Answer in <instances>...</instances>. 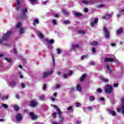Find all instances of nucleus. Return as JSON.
Masks as SVG:
<instances>
[{"mask_svg":"<svg viewBox=\"0 0 124 124\" xmlns=\"http://www.w3.org/2000/svg\"><path fill=\"white\" fill-rule=\"evenodd\" d=\"M53 108L56 109V111H57L58 114H59V118L61 120V121H59V123H57L56 122H53L52 124H62V123H63V121H64V118L62 116V111H61V109L57 106V105H53Z\"/></svg>","mask_w":124,"mask_h":124,"instance_id":"obj_1","label":"nucleus"},{"mask_svg":"<svg viewBox=\"0 0 124 124\" xmlns=\"http://www.w3.org/2000/svg\"><path fill=\"white\" fill-rule=\"evenodd\" d=\"M53 71L52 70H47L46 71L44 72L43 73V76H42L43 79H44L48 77V76H50V75H52V74H53Z\"/></svg>","mask_w":124,"mask_h":124,"instance_id":"obj_2","label":"nucleus"},{"mask_svg":"<svg viewBox=\"0 0 124 124\" xmlns=\"http://www.w3.org/2000/svg\"><path fill=\"white\" fill-rule=\"evenodd\" d=\"M28 12V9L27 8H25L24 9H22L21 14H20V17L22 20H25L27 18V16H26V15L25 13H27Z\"/></svg>","mask_w":124,"mask_h":124,"instance_id":"obj_3","label":"nucleus"},{"mask_svg":"<svg viewBox=\"0 0 124 124\" xmlns=\"http://www.w3.org/2000/svg\"><path fill=\"white\" fill-rule=\"evenodd\" d=\"M16 29H20V34H23L24 32H25V29L22 28V24H21L20 22L17 23L16 26Z\"/></svg>","mask_w":124,"mask_h":124,"instance_id":"obj_4","label":"nucleus"},{"mask_svg":"<svg viewBox=\"0 0 124 124\" xmlns=\"http://www.w3.org/2000/svg\"><path fill=\"white\" fill-rule=\"evenodd\" d=\"M122 104H121V108H117V112L120 113L121 111H122L123 114H124V98H123L121 100Z\"/></svg>","mask_w":124,"mask_h":124,"instance_id":"obj_5","label":"nucleus"},{"mask_svg":"<svg viewBox=\"0 0 124 124\" xmlns=\"http://www.w3.org/2000/svg\"><path fill=\"white\" fill-rule=\"evenodd\" d=\"M11 33V31H9L7 33L3 35L2 40H0V43H2V40H7L9 37V35Z\"/></svg>","mask_w":124,"mask_h":124,"instance_id":"obj_6","label":"nucleus"},{"mask_svg":"<svg viewBox=\"0 0 124 124\" xmlns=\"http://www.w3.org/2000/svg\"><path fill=\"white\" fill-rule=\"evenodd\" d=\"M105 93H112V87L110 85H108L105 88Z\"/></svg>","mask_w":124,"mask_h":124,"instance_id":"obj_7","label":"nucleus"},{"mask_svg":"<svg viewBox=\"0 0 124 124\" xmlns=\"http://www.w3.org/2000/svg\"><path fill=\"white\" fill-rule=\"evenodd\" d=\"M97 23H98V18H95L93 21L90 22V26L92 27H95Z\"/></svg>","mask_w":124,"mask_h":124,"instance_id":"obj_8","label":"nucleus"},{"mask_svg":"<svg viewBox=\"0 0 124 124\" xmlns=\"http://www.w3.org/2000/svg\"><path fill=\"white\" fill-rule=\"evenodd\" d=\"M103 31L105 33L106 38H109V37H110V34H109V32L108 31H107V29H106V27L103 28Z\"/></svg>","mask_w":124,"mask_h":124,"instance_id":"obj_9","label":"nucleus"},{"mask_svg":"<svg viewBox=\"0 0 124 124\" xmlns=\"http://www.w3.org/2000/svg\"><path fill=\"white\" fill-rule=\"evenodd\" d=\"M79 48V44H73L71 45V50H73L74 51L76 50V49H78Z\"/></svg>","mask_w":124,"mask_h":124,"instance_id":"obj_10","label":"nucleus"},{"mask_svg":"<svg viewBox=\"0 0 124 124\" xmlns=\"http://www.w3.org/2000/svg\"><path fill=\"white\" fill-rule=\"evenodd\" d=\"M37 102H36V100H33L31 101L30 102V106L31 107H35V106H37Z\"/></svg>","mask_w":124,"mask_h":124,"instance_id":"obj_11","label":"nucleus"},{"mask_svg":"<svg viewBox=\"0 0 124 124\" xmlns=\"http://www.w3.org/2000/svg\"><path fill=\"white\" fill-rule=\"evenodd\" d=\"M16 119L17 122H20L21 120L23 119V116H22V114L21 113H18L16 114Z\"/></svg>","mask_w":124,"mask_h":124,"instance_id":"obj_12","label":"nucleus"},{"mask_svg":"<svg viewBox=\"0 0 124 124\" xmlns=\"http://www.w3.org/2000/svg\"><path fill=\"white\" fill-rule=\"evenodd\" d=\"M117 62L118 61L116 60V58H106L105 59V62Z\"/></svg>","mask_w":124,"mask_h":124,"instance_id":"obj_13","label":"nucleus"},{"mask_svg":"<svg viewBox=\"0 0 124 124\" xmlns=\"http://www.w3.org/2000/svg\"><path fill=\"white\" fill-rule=\"evenodd\" d=\"M112 15L113 14L106 15L105 16H102V19H104V20H108V19H109V18L112 17Z\"/></svg>","mask_w":124,"mask_h":124,"instance_id":"obj_14","label":"nucleus"},{"mask_svg":"<svg viewBox=\"0 0 124 124\" xmlns=\"http://www.w3.org/2000/svg\"><path fill=\"white\" fill-rule=\"evenodd\" d=\"M30 115L31 116L32 120H35V119H37V116H36V115H35L33 112H30Z\"/></svg>","mask_w":124,"mask_h":124,"instance_id":"obj_15","label":"nucleus"},{"mask_svg":"<svg viewBox=\"0 0 124 124\" xmlns=\"http://www.w3.org/2000/svg\"><path fill=\"white\" fill-rule=\"evenodd\" d=\"M20 5V1L19 0H17L16 3V10H19L20 7L19 5Z\"/></svg>","mask_w":124,"mask_h":124,"instance_id":"obj_16","label":"nucleus"},{"mask_svg":"<svg viewBox=\"0 0 124 124\" xmlns=\"http://www.w3.org/2000/svg\"><path fill=\"white\" fill-rule=\"evenodd\" d=\"M108 113L111 115V116H113V117H115L116 116V112L115 111H113L111 109H108Z\"/></svg>","mask_w":124,"mask_h":124,"instance_id":"obj_17","label":"nucleus"},{"mask_svg":"<svg viewBox=\"0 0 124 124\" xmlns=\"http://www.w3.org/2000/svg\"><path fill=\"white\" fill-rule=\"evenodd\" d=\"M10 87H12V88H14V87H15V86H16V82L15 81H11L10 82Z\"/></svg>","mask_w":124,"mask_h":124,"instance_id":"obj_18","label":"nucleus"},{"mask_svg":"<svg viewBox=\"0 0 124 124\" xmlns=\"http://www.w3.org/2000/svg\"><path fill=\"white\" fill-rule=\"evenodd\" d=\"M100 79L101 81H102L103 82H108L109 81L108 79L105 78L104 77L102 76L100 77Z\"/></svg>","mask_w":124,"mask_h":124,"instance_id":"obj_19","label":"nucleus"},{"mask_svg":"<svg viewBox=\"0 0 124 124\" xmlns=\"http://www.w3.org/2000/svg\"><path fill=\"white\" fill-rule=\"evenodd\" d=\"M38 24H39V20H38V19H35L33 22V26H36V25H38Z\"/></svg>","mask_w":124,"mask_h":124,"instance_id":"obj_20","label":"nucleus"},{"mask_svg":"<svg viewBox=\"0 0 124 124\" xmlns=\"http://www.w3.org/2000/svg\"><path fill=\"white\" fill-rule=\"evenodd\" d=\"M91 45H93V46H97L98 45V42L97 41H93L90 43Z\"/></svg>","mask_w":124,"mask_h":124,"instance_id":"obj_21","label":"nucleus"},{"mask_svg":"<svg viewBox=\"0 0 124 124\" xmlns=\"http://www.w3.org/2000/svg\"><path fill=\"white\" fill-rule=\"evenodd\" d=\"M77 91L78 92H82V88L81 87V85L78 84L77 86Z\"/></svg>","mask_w":124,"mask_h":124,"instance_id":"obj_22","label":"nucleus"},{"mask_svg":"<svg viewBox=\"0 0 124 124\" xmlns=\"http://www.w3.org/2000/svg\"><path fill=\"white\" fill-rule=\"evenodd\" d=\"M39 99L40 100H45V95H41L39 96Z\"/></svg>","mask_w":124,"mask_h":124,"instance_id":"obj_23","label":"nucleus"},{"mask_svg":"<svg viewBox=\"0 0 124 124\" xmlns=\"http://www.w3.org/2000/svg\"><path fill=\"white\" fill-rule=\"evenodd\" d=\"M124 9L121 10L119 13V14L117 15V17L119 18V17H120V16H121V15H123V14H124V13H124Z\"/></svg>","mask_w":124,"mask_h":124,"instance_id":"obj_24","label":"nucleus"},{"mask_svg":"<svg viewBox=\"0 0 124 124\" xmlns=\"http://www.w3.org/2000/svg\"><path fill=\"white\" fill-rule=\"evenodd\" d=\"M86 77H87V75L86 74L83 75L80 78V81H84V79H86Z\"/></svg>","mask_w":124,"mask_h":124,"instance_id":"obj_25","label":"nucleus"},{"mask_svg":"<svg viewBox=\"0 0 124 124\" xmlns=\"http://www.w3.org/2000/svg\"><path fill=\"white\" fill-rule=\"evenodd\" d=\"M46 42H48V43H49L50 44H53V43H54V40L53 39H51V40H49L48 39H47L46 40Z\"/></svg>","mask_w":124,"mask_h":124,"instance_id":"obj_26","label":"nucleus"},{"mask_svg":"<svg viewBox=\"0 0 124 124\" xmlns=\"http://www.w3.org/2000/svg\"><path fill=\"white\" fill-rule=\"evenodd\" d=\"M38 36L40 38V39H42V38H44V36L42 34V33L39 32L38 33Z\"/></svg>","mask_w":124,"mask_h":124,"instance_id":"obj_27","label":"nucleus"},{"mask_svg":"<svg viewBox=\"0 0 124 124\" xmlns=\"http://www.w3.org/2000/svg\"><path fill=\"white\" fill-rule=\"evenodd\" d=\"M124 29L123 28H120L117 30V34H121L123 32Z\"/></svg>","mask_w":124,"mask_h":124,"instance_id":"obj_28","label":"nucleus"},{"mask_svg":"<svg viewBox=\"0 0 124 124\" xmlns=\"http://www.w3.org/2000/svg\"><path fill=\"white\" fill-rule=\"evenodd\" d=\"M29 1L31 2V4H32L33 5L35 4V3H36V0H29Z\"/></svg>","mask_w":124,"mask_h":124,"instance_id":"obj_29","label":"nucleus"},{"mask_svg":"<svg viewBox=\"0 0 124 124\" xmlns=\"http://www.w3.org/2000/svg\"><path fill=\"white\" fill-rule=\"evenodd\" d=\"M63 23L65 25H69V24H70V21L69 20H65L63 21Z\"/></svg>","mask_w":124,"mask_h":124,"instance_id":"obj_30","label":"nucleus"},{"mask_svg":"<svg viewBox=\"0 0 124 124\" xmlns=\"http://www.w3.org/2000/svg\"><path fill=\"white\" fill-rule=\"evenodd\" d=\"M78 33H79V34H85L86 32L83 30H79L78 31Z\"/></svg>","mask_w":124,"mask_h":124,"instance_id":"obj_31","label":"nucleus"},{"mask_svg":"<svg viewBox=\"0 0 124 124\" xmlns=\"http://www.w3.org/2000/svg\"><path fill=\"white\" fill-rule=\"evenodd\" d=\"M95 99V98H94V96H91L89 97V100L90 101H93Z\"/></svg>","mask_w":124,"mask_h":124,"instance_id":"obj_32","label":"nucleus"},{"mask_svg":"<svg viewBox=\"0 0 124 124\" xmlns=\"http://www.w3.org/2000/svg\"><path fill=\"white\" fill-rule=\"evenodd\" d=\"M75 15L77 16V17H81V16H82V14L80 13H76Z\"/></svg>","mask_w":124,"mask_h":124,"instance_id":"obj_33","label":"nucleus"},{"mask_svg":"<svg viewBox=\"0 0 124 124\" xmlns=\"http://www.w3.org/2000/svg\"><path fill=\"white\" fill-rule=\"evenodd\" d=\"M2 106L5 109H7L8 108V105L5 104H2Z\"/></svg>","mask_w":124,"mask_h":124,"instance_id":"obj_34","label":"nucleus"},{"mask_svg":"<svg viewBox=\"0 0 124 124\" xmlns=\"http://www.w3.org/2000/svg\"><path fill=\"white\" fill-rule=\"evenodd\" d=\"M62 11H63V14H64V15H68L69 13H68V12H67V11H66V10L63 9V10H62Z\"/></svg>","mask_w":124,"mask_h":124,"instance_id":"obj_35","label":"nucleus"},{"mask_svg":"<svg viewBox=\"0 0 124 124\" xmlns=\"http://www.w3.org/2000/svg\"><path fill=\"white\" fill-rule=\"evenodd\" d=\"M60 87H61V85L57 84L55 85L54 88L57 89H60Z\"/></svg>","mask_w":124,"mask_h":124,"instance_id":"obj_36","label":"nucleus"},{"mask_svg":"<svg viewBox=\"0 0 124 124\" xmlns=\"http://www.w3.org/2000/svg\"><path fill=\"white\" fill-rule=\"evenodd\" d=\"M52 23L53 25H57V21L55 19H52Z\"/></svg>","mask_w":124,"mask_h":124,"instance_id":"obj_37","label":"nucleus"},{"mask_svg":"<svg viewBox=\"0 0 124 124\" xmlns=\"http://www.w3.org/2000/svg\"><path fill=\"white\" fill-rule=\"evenodd\" d=\"M5 60L8 62H12V60H11V58H5Z\"/></svg>","mask_w":124,"mask_h":124,"instance_id":"obj_38","label":"nucleus"},{"mask_svg":"<svg viewBox=\"0 0 124 124\" xmlns=\"http://www.w3.org/2000/svg\"><path fill=\"white\" fill-rule=\"evenodd\" d=\"M57 53L60 55V54H61V52H62V49H60V48H57Z\"/></svg>","mask_w":124,"mask_h":124,"instance_id":"obj_39","label":"nucleus"},{"mask_svg":"<svg viewBox=\"0 0 124 124\" xmlns=\"http://www.w3.org/2000/svg\"><path fill=\"white\" fill-rule=\"evenodd\" d=\"M14 109L16 111H18V110H19V107H18L17 105H16L14 107Z\"/></svg>","mask_w":124,"mask_h":124,"instance_id":"obj_40","label":"nucleus"},{"mask_svg":"<svg viewBox=\"0 0 124 124\" xmlns=\"http://www.w3.org/2000/svg\"><path fill=\"white\" fill-rule=\"evenodd\" d=\"M82 3L84 4H89V1H86V0H84L82 1Z\"/></svg>","mask_w":124,"mask_h":124,"instance_id":"obj_41","label":"nucleus"},{"mask_svg":"<svg viewBox=\"0 0 124 124\" xmlns=\"http://www.w3.org/2000/svg\"><path fill=\"white\" fill-rule=\"evenodd\" d=\"M87 109L88 111H92V110H93V107H87Z\"/></svg>","mask_w":124,"mask_h":124,"instance_id":"obj_42","label":"nucleus"},{"mask_svg":"<svg viewBox=\"0 0 124 124\" xmlns=\"http://www.w3.org/2000/svg\"><path fill=\"white\" fill-rule=\"evenodd\" d=\"M97 93H102V90L100 88H98L97 90Z\"/></svg>","mask_w":124,"mask_h":124,"instance_id":"obj_43","label":"nucleus"},{"mask_svg":"<svg viewBox=\"0 0 124 124\" xmlns=\"http://www.w3.org/2000/svg\"><path fill=\"white\" fill-rule=\"evenodd\" d=\"M72 109H73V108L72 107V106H70L69 107L67 108V110L68 111H70V110H72Z\"/></svg>","mask_w":124,"mask_h":124,"instance_id":"obj_44","label":"nucleus"},{"mask_svg":"<svg viewBox=\"0 0 124 124\" xmlns=\"http://www.w3.org/2000/svg\"><path fill=\"white\" fill-rule=\"evenodd\" d=\"M80 106H81V104L79 103H76V107H80Z\"/></svg>","mask_w":124,"mask_h":124,"instance_id":"obj_45","label":"nucleus"},{"mask_svg":"<svg viewBox=\"0 0 124 124\" xmlns=\"http://www.w3.org/2000/svg\"><path fill=\"white\" fill-rule=\"evenodd\" d=\"M52 116H53V118H57V113H56V112L53 113Z\"/></svg>","mask_w":124,"mask_h":124,"instance_id":"obj_46","label":"nucleus"},{"mask_svg":"<svg viewBox=\"0 0 124 124\" xmlns=\"http://www.w3.org/2000/svg\"><path fill=\"white\" fill-rule=\"evenodd\" d=\"M21 86L22 89H24V88H26V85L23 83H21Z\"/></svg>","mask_w":124,"mask_h":124,"instance_id":"obj_47","label":"nucleus"},{"mask_svg":"<svg viewBox=\"0 0 124 124\" xmlns=\"http://www.w3.org/2000/svg\"><path fill=\"white\" fill-rule=\"evenodd\" d=\"M51 56L53 60V64H55V59H54V56H53V54H51Z\"/></svg>","mask_w":124,"mask_h":124,"instance_id":"obj_48","label":"nucleus"},{"mask_svg":"<svg viewBox=\"0 0 124 124\" xmlns=\"http://www.w3.org/2000/svg\"><path fill=\"white\" fill-rule=\"evenodd\" d=\"M67 77H68V75H67V74H64V75H63V78H64V79H66V78H67Z\"/></svg>","mask_w":124,"mask_h":124,"instance_id":"obj_49","label":"nucleus"},{"mask_svg":"<svg viewBox=\"0 0 124 124\" xmlns=\"http://www.w3.org/2000/svg\"><path fill=\"white\" fill-rule=\"evenodd\" d=\"M107 68L108 69V70H109V71H111V68H110L109 65H107Z\"/></svg>","mask_w":124,"mask_h":124,"instance_id":"obj_50","label":"nucleus"},{"mask_svg":"<svg viewBox=\"0 0 124 124\" xmlns=\"http://www.w3.org/2000/svg\"><path fill=\"white\" fill-rule=\"evenodd\" d=\"M57 95H58V93L57 92H55L53 93V96H54V97H57Z\"/></svg>","mask_w":124,"mask_h":124,"instance_id":"obj_51","label":"nucleus"},{"mask_svg":"<svg viewBox=\"0 0 124 124\" xmlns=\"http://www.w3.org/2000/svg\"><path fill=\"white\" fill-rule=\"evenodd\" d=\"M92 52H93V53H95V48L94 47L92 48Z\"/></svg>","mask_w":124,"mask_h":124,"instance_id":"obj_52","label":"nucleus"},{"mask_svg":"<svg viewBox=\"0 0 124 124\" xmlns=\"http://www.w3.org/2000/svg\"><path fill=\"white\" fill-rule=\"evenodd\" d=\"M84 59H86V56L85 55H82L81 57V60H84Z\"/></svg>","mask_w":124,"mask_h":124,"instance_id":"obj_53","label":"nucleus"},{"mask_svg":"<svg viewBox=\"0 0 124 124\" xmlns=\"http://www.w3.org/2000/svg\"><path fill=\"white\" fill-rule=\"evenodd\" d=\"M90 65H95V62H92L90 63Z\"/></svg>","mask_w":124,"mask_h":124,"instance_id":"obj_54","label":"nucleus"},{"mask_svg":"<svg viewBox=\"0 0 124 124\" xmlns=\"http://www.w3.org/2000/svg\"><path fill=\"white\" fill-rule=\"evenodd\" d=\"M0 97L2 100H4V99H5V96H1Z\"/></svg>","mask_w":124,"mask_h":124,"instance_id":"obj_55","label":"nucleus"},{"mask_svg":"<svg viewBox=\"0 0 124 124\" xmlns=\"http://www.w3.org/2000/svg\"><path fill=\"white\" fill-rule=\"evenodd\" d=\"M54 17H55V18H58V17H60V16H59L58 14H55Z\"/></svg>","mask_w":124,"mask_h":124,"instance_id":"obj_56","label":"nucleus"},{"mask_svg":"<svg viewBox=\"0 0 124 124\" xmlns=\"http://www.w3.org/2000/svg\"><path fill=\"white\" fill-rule=\"evenodd\" d=\"M103 6H104V5H100L98 6V8H101V7H103Z\"/></svg>","mask_w":124,"mask_h":124,"instance_id":"obj_57","label":"nucleus"},{"mask_svg":"<svg viewBox=\"0 0 124 124\" xmlns=\"http://www.w3.org/2000/svg\"><path fill=\"white\" fill-rule=\"evenodd\" d=\"M88 11H89V9H88V8L84 9V12L87 13Z\"/></svg>","mask_w":124,"mask_h":124,"instance_id":"obj_58","label":"nucleus"},{"mask_svg":"<svg viewBox=\"0 0 124 124\" xmlns=\"http://www.w3.org/2000/svg\"><path fill=\"white\" fill-rule=\"evenodd\" d=\"M81 122L80 121H77V122H76V124H81Z\"/></svg>","mask_w":124,"mask_h":124,"instance_id":"obj_59","label":"nucleus"},{"mask_svg":"<svg viewBox=\"0 0 124 124\" xmlns=\"http://www.w3.org/2000/svg\"><path fill=\"white\" fill-rule=\"evenodd\" d=\"M46 84H44V87H43V90H45V89H46Z\"/></svg>","mask_w":124,"mask_h":124,"instance_id":"obj_60","label":"nucleus"},{"mask_svg":"<svg viewBox=\"0 0 124 124\" xmlns=\"http://www.w3.org/2000/svg\"><path fill=\"white\" fill-rule=\"evenodd\" d=\"M48 49H53V46H48Z\"/></svg>","mask_w":124,"mask_h":124,"instance_id":"obj_61","label":"nucleus"},{"mask_svg":"<svg viewBox=\"0 0 124 124\" xmlns=\"http://www.w3.org/2000/svg\"><path fill=\"white\" fill-rule=\"evenodd\" d=\"M43 4H44V5H46V4H47V1H45V2H43Z\"/></svg>","mask_w":124,"mask_h":124,"instance_id":"obj_62","label":"nucleus"},{"mask_svg":"<svg viewBox=\"0 0 124 124\" xmlns=\"http://www.w3.org/2000/svg\"><path fill=\"white\" fill-rule=\"evenodd\" d=\"M50 99H51L52 101H55V98H53V97H50Z\"/></svg>","mask_w":124,"mask_h":124,"instance_id":"obj_63","label":"nucleus"},{"mask_svg":"<svg viewBox=\"0 0 124 124\" xmlns=\"http://www.w3.org/2000/svg\"><path fill=\"white\" fill-rule=\"evenodd\" d=\"M114 87L117 88V87H118V84H117V83H114Z\"/></svg>","mask_w":124,"mask_h":124,"instance_id":"obj_64","label":"nucleus"}]
</instances>
